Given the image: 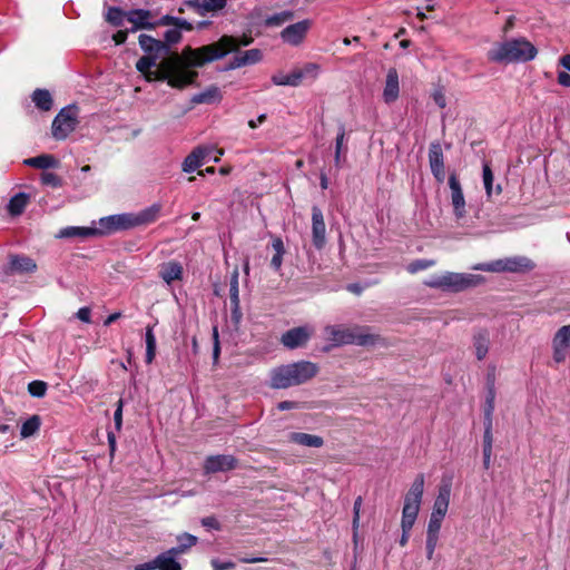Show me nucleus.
<instances>
[{
    "instance_id": "nucleus-17",
    "label": "nucleus",
    "mask_w": 570,
    "mask_h": 570,
    "mask_svg": "<svg viewBox=\"0 0 570 570\" xmlns=\"http://www.w3.org/2000/svg\"><path fill=\"white\" fill-rule=\"evenodd\" d=\"M430 168L439 183H443L445 178L443 151L439 142H432L429 149Z\"/></svg>"
},
{
    "instance_id": "nucleus-58",
    "label": "nucleus",
    "mask_w": 570,
    "mask_h": 570,
    "mask_svg": "<svg viewBox=\"0 0 570 570\" xmlns=\"http://www.w3.org/2000/svg\"><path fill=\"white\" fill-rule=\"evenodd\" d=\"M433 100L434 102L440 107V108H445L446 107V98H445V95L444 92L439 89V90H435L433 92Z\"/></svg>"
},
{
    "instance_id": "nucleus-51",
    "label": "nucleus",
    "mask_w": 570,
    "mask_h": 570,
    "mask_svg": "<svg viewBox=\"0 0 570 570\" xmlns=\"http://www.w3.org/2000/svg\"><path fill=\"white\" fill-rule=\"evenodd\" d=\"M181 28L174 27L165 32V42L168 46L178 43L181 40Z\"/></svg>"
},
{
    "instance_id": "nucleus-5",
    "label": "nucleus",
    "mask_w": 570,
    "mask_h": 570,
    "mask_svg": "<svg viewBox=\"0 0 570 570\" xmlns=\"http://www.w3.org/2000/svg\"><path fill=\"white\" fill-rule=\"evenodd\" d=\"M481 282L482 277L480 275L446 272L442 275L430 277L424 284L431 288L460 292L474 287Z\"/></svg>"
},
{
    "instance_id": "nucleus-32",
    "label": "nucleus",
    "mask_w": 570,
    "mask_h": 570,
    "mask_svg": "<svg viewBox=\"0 0 570 570\" xmlns=\"http://www.w3.org/2000/svg\"><path fill=\"white\" fill-rule=\"evenodd\" d=\"M91 236H98V229L97 227H76L70 226L62 228L58 237L60 238H69V237H80V238H87Z\"/></svg>"
},
{
    "instance_id": "nucleus-31",
    "label": "nucleus",
    "mask_w": 570,
    "mask_h": 570,
    "mask_svg": "<svg viewBox=\"0 0 570 570\" xmlns=\"http://www.w3.org/2000/svg\"><path fill=\"white\" fill-rule=\"evenodd\" d=\"M424 474L420 473L415 476L413 483L411 484L410 490L404 497V500L415 502V503H422V498L424 493Z\"/></svg>"
},
{
    "instance_id": "nucleus-43",
    "label": "nucleus",
    "mask_w": 570,
    "mask_h": 570,
    "mask_svg": "<svg viewBox=\"0 0 570 570\" xmlns=\"http://www.w3.org/2000/svg\"><path fill=\"white\" fill-rule=\"evenodd\" d=\"M493 412H494V394H489L483 407V425L484 430H493Z\"/></svg>"
},
{
    "instance_id": "nucleus-56",
    "label": "nucleus",
    "mask_w": 570,
    "mask_h": 570,
    "mask_svg": "<svg viewBox=\"0 0 570 570\" xmlns=\"http://www.w3.org/2000/svg\"><path fill=\"white\" fill-rule=\"evenodd\" d=\"M203 527L213 530H219L220 524L215 517H206L202 519Z\"/></svg>"
},
{
    "instance_id": "nucleus-7",
    "label": "nucleus",
    "mask_w": 570,
    "mask_h": 570,
    "mask_svg": "<svg viewBox=\"0 0 570 570\" xmlns=\"http://www.w3.org/2000/svg\"><path fill=\"white\" fill-rule=\"evenodd\" d=\"M135 228L134 213L110 215L99 219L98 235H109L119 230Z\"/></svg>"
},
{
    "instance_id": "nucleus-49",
    "label": "nucleus",
    "mask_w": 570,
    "mask_h": 570,
    "mask_svg": "<svg viewBox=\"0 0 570 570\" xmlns=\"http://www.w3.org/2000/svg\"><path fill=\"white\" fill-rule=\"evenodd\" d=\"M483 184L485 188V193L488 197L492 196L493 191V173L489 166V164L483 165Z\"/></svg>"
},
{
    "instance_id": "nucleus-55",
    "label": "nucleus",
    "mask_w": 570,
    "mask_h": 570,
    "mask_svg": "<svg viewBox=\"0 0 570 570\" xmlns=\"http://www.w3.org/2000/svg\"><path fill=\"white\" fill-rule=\"evenodd\" d=\"M122 400H119L117 403V409L114 413V421L117 431H120L122 425Z\"/></svg>"
},
{
    "instance_id": "nucleus-23",
    "label": "nucleus",
    "mask_w": 570,
    "mask_h": 570,
    "mask_svg": "<svg viewBox=\"0 0 570 570\" xmlns=\"http://www.w3.org/2000/svg\"><path fill=\"white\" fill-rule=\"evenodd\" d=\"M183 273L181 264L170 261L160 266L159 276L166 284L170 285L173 282L181 279Z\"/></svg>"
},
{
    "instance_id": "nucleus-42",
    "label": "nucleus",
    "mask_w": 570,
    "mask_h": 570,
    "mask_svg": "<svg viewBox=\"0 0 570 570\" xmlns=\"http://www.w3.org/2000/svg\"><path fill=\"white\" fill-rule=\"evenodd\" d=\"M177 541L179 544L171 549L176 550L177 553L183 554L189 548L194 547L197 543L198 539H197V537H195L190 533L184 532L177 537Z\"/></svg>"
},
{
    "instance_id": "nucleus-63",
    "label": "nucleus",
    "mask_w": 570,
    "mask_h": 570,
    "mask_svg": "<svg viewBox=\"0 0 570 570\" xmlns=\"http://www.w3.org/2000/svg\"><path fill=\"white\" fill-rule=\"evenodd\" d=\"M493 448V430H484L483 433V449Z\"/></svg>"
},
{
    "instance_id": "nucleus-44",
    "label": "nucleus",
    "mask_w": 570,
    "mask_h": 570,
    "mask_svg": "<svg viewBox=\"0 0 570 570\" xmlns=\"http://www.w3.org/2000/svg\"><path fill=\"white\" fill-rule=\"evenodd\" d=\"M126 14L127 12L122 11L120 8L110 7L106 13V20L115 27H120L122 26Z\"/></svg>"
},
{
    "instance_id": "nucleus-53",
    "label": "nucleus",
    "mask_w": 570,
    "mask_h": 570,
    "mask_svg": "<svg viewBox=\"0 0 570 570\" xmlns=\"http://www.w3.org/2000/svg\"><path fill=\"white\" fill-rule=\"evenodd\" d=\"M440 537L426 535L425 539V551L428 560H432L434 557L435 549L438 547Z\"/></svg>"
},
{
    "instance_id": "nucleus-2",
    "label": "nucleus",
    "mask_w": 570,
    "mask_h": 570,
    "mask_svg": "<svg viewBox=\"0 0 570 570\" xmlns=\"http://www.w3.org/2000/svg\"><path fill=\"white\" fill-rule=\"evenodd\" d=\"M317 372V365L309 361H299L281 365L271 371V387L283 390L303 384L313 379Z\"/></svg>"
},
{
    "instance_id": "nucleus-24",
    "label": "nucleus",
    "mask_w": 570,
    "mask_h": 570,
    "mask_svg": "<svg viewBox=\"0 0 570 570\" xmlns=\"http://www.w3.org/2000/svg\"><path fill=\"white\" fill-rule=\"evenodd\" d=\"M288 441L306 448H322L324 445V440L322 436L304 432L289 433Z\"/></svg>"
},
{
    "instance_id": "nucleus-60",
    "label": "nucleus",
    "mask_w": 570,
    "mask_h": 570,
    "mask_svg": "<svg viewBox=\"0 0 570 570\" xmlns=\"http://www.w3.org/2000/svg\"><path fill=\"white\" fill-rule=\"evenodd\" d=\"M145 341H146V348H156V337L154 335L151 327H147Z\"/></svg>"
},
{
    "instance_id": "nucleus-11",
    "label": "nucleus",
    "mask_w": 570,
    "mask_h": 570,
    "mask_svg": "<svg viewBox=\"0 0 570 570\" xmlns=\"http://www.w3.org/2000/svg\"><path fill=\"white\" fill-rule=\"evenodd\" d=\"M312 242L317 249H322L326 243L324 215L317 206L312 207Z\"/></svg>"
},
{
    "instance_id": "nucleus-21",
    "label": "nucleus",
    "mask_w": 570,
    "mask_h": 570,
    "mask_svg": "<svg viewBox=\"0 0 570 570\" xmlns=\"http://www.w3.org/2000/svg\"><path fill=\"white\" fill-rule=\"evenodd\" d=\"M262 51L259 49H249L236 55L229 62L227 69H237L244 66L254 65L262 60Z\"/></svg>"
},
{
    "instance_id": "nucleus-38",
    "label": "nucleus",
    "mask_w": 570,
    "mask_h": 570,
    "mask_svg": "<svg viewBox=\"0 0 570 570\" xmlns=\"http://www.w3.org/2000/svg\"><path fill=\"white\" fill-rule=\"evenodd\" d=\"M40 424L41 420L38 415L30 416L22 423L20 429V436L22 439H27L35 435L40 429Z\"/></svg>"
},
{
    "instance_id": "nucleus-3",
    "label": "nucleus",
    "mask_w": 570,
    "mask_h": 570,
    "mask_svg": "<svg viewBox=\"0 0 570 570\" xmlns=\"http://www.w3.org/2000/svg\"><path fill=\"white\" fill-rule=\"evenodd\" d=\"M537 48L525 38L508 40L495 45L488 52V58L494 62H525L533 60Z\"/></svg>"
},
{
    "instance_id": "nucleus-30",
    "label": "nucleus",
    "mask_w": 570,
    "mask_h": 570,
    "mask_svg": "<svg viewBox=\"0 0 570 570\" xmlns=\"http://www.w3.org/2000/svg\"><path fill=\"white\" fill-rule=\"evenodd\" d=\"M490 337L485 331H480L473 335V348L479 361L483 360L489 351Z\"/></svg>"
},
{
    "instance_id": "nucleus-1",
    "label": "nucleus",
    "mask_w": 570,
    "mask_h": 570,
    "mask_svg": "<svg viewBox=\"0 0 570 570\" xmlns=\"http://www.w3.org/2000/svg\"><path fill=\"white\" fill-rule=\"evenodd\" d=\"M224 55L215 46H203L183 49L181 55L174 53L157 63V56L146 55L136 62V69L142 73L147 81H167L168 86L183 89L193 85L198 72L191 68L203 67L207 62L218 60Z\"/></svg>"
},
{
    "instance_id": "nucleus-59",
    "label": "nucleus",
    "mask_w": 570,
    "mask_h": 570,
    "mask_svg": "<svg viewBox=\"0 0 570 570\" xmlns=\"http://www.w3.org/2000/svg\"><path fill=\"white\" fill-rule=\"evenodd\" d=\"M77 317L83 323L91 322V309L89 307H81L77 312Z\"/></svg>"
},
{
    "instance_id": "nucleus-15",
    "label": "nucleus",
    "mask_w": 570,
    "mask_h": 570,
    "mask_svg": "<svg viewBox=\"0 0 570 570\" xmlns=\"http://www.w3.org/2000/svg\"><path fill=\"white\" fill-rule=\"evenodd\" d=\"M214 150L210 146H198L184 159L181 168L184 173H193L204 165L205 160Z\"/></svg>"
},
{
    "instance_id": "nucleus-10",
    "label": "nucleus",
    "mask_w": 570,
    "mask_h": 570,
    "mask_svg": "<svg viewBox=\"0 0 570 570\" xmlns=\"http://www.w3.org/2000/svg\"><path fill=\"white\" fill-rule=\"evenodd\" d=\"M313 333V327L308 325L294 327L282 334L281 343L289 350L302 347L308 342Z\"/></svg>"
},
{
    "instance_id": "nucleus-36",
    "label": "nucleus",
    "mask_w": 570,
    "mask_h": 570,
    "mask_svg": "<svg viewBox=\"0 0 570 570\" xmlns=\"http://www.w3.org/2000/svg\"><path fill=\"white\" fill-rule=\"evenodd\" d=\"M24 164L35 168L47 169L57 167L58 160L51 155H40L26 159Z\"/></svg>"
},
{
    "instance_id": "nucleus-14",
    "label": "nucleus",
    "mask_w": 570,
    "mask_h": 570,
    "mask_svg": "<svg viewBox=\"0 0 570 570\" xmlns=\"http://www.w3.org/2000/svg\"><path fill=\"white\" fill-rule=\"evenodd\" d=\"M451 489V480L442 479L438 489V495L433 502L432 514L445 518L450 505Z\"/></svg>"
},
{
    "instance_id": "nucleus-45",
    "label": "nucleus",
    "mask_w": 570,
    "mask_h": 570,
    "mask_svg": "<svg viewBox=\"0 0 570 570\" xmlns=\"http://www.w3.org/2000/svg\"><path fill=\"white\" fill-rule=\"evenodd\" d=\"M362 503H363V499L362 497H357L354 501V505H353V522H352V528H353V541L356 543L357 542V537H358V527H360V513H361V508H362Z\"/></svg>"
},
{
    "instance_id": "nucleus-34",
    "label": "nucleus",
    "mask_w": 570,
    "mask_h": 570,
    "mask_svg": "<svg viewBox=\"0 0 570 570\" xmlns=\"http://www.w3.org/2000/svg\"><path fill=\"white\" fill-rule=\"evenodd\" d=\"M239 272L237 268H235L230 276L229 282V297H230V304L233 308V314H236L239 312Z\"/></svg>"
},
{
    "instance_id": "nucleus-61",
    "label": "nucleus",
    "mask_w": 570,
    "mask_h": 570,
    "mask_svg": "<svg viewBox=\"0 0 570 570\" xmlns=\"http://www.w3.org/2000/svg\"><path fill=\"white\" fill-rule=\"evenodd\" d=\"M557 80L560 86L570 88V75L567 71H559Z\"/></svg>"
},
{
    "instance_id": "nucleus-25",
    "label": "nucleus",
    "mask_w": 570,
    "mask_h": 570,
    "mask_svg": "<svg viewBox=\"0 0 570 570\" xmlns=\"http://www.w3.org/2000/svg\"><path fill=\"white\" fill-rule=\"evenodd\" d=\"M9 268L13 273H33L37 264L28 256L14 255L10 257Z\"/></svg>"
},
{
    "instance_id": "nucleus-54",
    "label": "nucleus",
    "mask_w": 570,
    "mask_h": 570,
    "mask_svg": "<svg viewBox=\"0 0 570 570\" xmlns=\"http://www.w3.org/2000/svg\"><path fill=\"white\" fill-rule=\"evenodd\" d=\"M210 563L214 570H232L235 568V563L233 561H220L218 559H213Z\"/></svg>"
},
{
    "instance_id": "nucleus-33",
    "label": "nucleus",
    "mask_w": 570,
    "mask_h": 570,
    "mask_svg": "<svg viewBox=\"0 0 570 570\" xmlns=\"http://www.w3.org/2000/svg\"><path fill=\"white\" fill-rule=\"evenodd\" d=\"M222 100V92L218 87L210 86L193 97L195 104H214Z\"/></svg>"
},
{
    "instance_id": "nucleus-20",
    "label": "nucleus",
    "mask_w": 570,
    "mask_h": 570,
    "mask_svg": "<svg viewBox=\"0 0 570 570\" xmlns=\"http://www.w3.org/2000/svg\"><path fill=\"white\" fill-rule=\"evenodd\" d=\"M138 40L140 48L149 56H157V59L168 52L166 43L148 35H140Z\"/></svg>"
},
{
    "instance_id": "nucleus-40",
    "label": "nucleus",
    "mask_w": 570,
    "mask_h": 570,
    "mask_svg": "<svg viewBox=\"0 0 570 570\" xmlns=\"http://www.w3.org/2000/svg\"><path fill=\"white\" fill-rule=\"evenodd\" d=\"M27 204L28 196L23 193H19L10 199L8 210L11 215H20L24 210Z\"/></svg>"
},
{
    "instance_id": "nucleus-64",
    "label": "nucleus",
    "mask_w": 570,
    "mask_h": 570,
    "mask_svg": "<svg viewBox=\"0 0 570 570\" xmlns=\"http://www.w3.org/2000/svg\"><path fill=\"white\" fill-rule=\"evenodd\" d=\"M158 567V563H157V557L149 561V562H145V563H141V564H138L136 566L135 570H155L157 569Z\"/></svg>"
},
{
    "instance_id": "nucleus-27",
    "label": "nucleus",
    "mask_w": 570,
    "mask_h": 570,
    "mask_svg": "<svg viewBox=\"0 0 570 570\" xmlns=\"http://www.w3.org/2000/svg\"><path fill=\"white\" fill-rule=\"evenodd\" d=\"M421 504L404 500L403 509H402V518H401V528H410L412 529L419 512Z\"/></svg>"
},
{
    "instance_id": "nucleus-28",
    "label": "nucleus",
    "mask_w": 570,
    "mask_h": 570,
    "mask_svg": "<svg viewBox=\"0 0 570 570\" xmlns=\"http://www.w3.org/2000/svg\"><path fill=\"white\" fill-rule=\"evenodd\" d=\"M505 271L511 273L528 272L534 268L531 259L524 256L504 258Z\"/></svg>"
},
{
    "instance_id": "nucleus-62",
    "label": "nucleus",
    "mask_w": 570,
    "mask_h": 570,
    "mask_svg": "<svg viewBox=\"0 0 570 570\" xmlns=\"http://www.w3.org/2000/svg\"><path fill=\"white\" fill-rule=\"evenodd\" d=\"M272 247L275 250V254H285L284 242L281 237H274L272 240Z\"/></svg>"
},
{
    "instance_id": "nucleus-9",
    "label": "nucleus",
    "mask_w": 570,
    "mask_h": 570,
    "mask_svg": "<svg viewBox=\"0 0 570 570\" xmlns=\"http://www.w3.org/2000/svg\"><path fill=\"white\" fill-rule=\"evenodd\" d=\"M312 26V20H301L284 28L281 31L279 37L284 43L292 47H298L305 41Z\"/></svg>"
},
{
    "instance_id": "nucleus-29",
    "label": "nucleus",
    "mask_w": 570,
    "mask_h": 570,
    "mask_svg": "<svg viewBox=\"0 0 570 570\" xmlns=\"http://www.w3.org/2000/svg\"><path fill=\"white\" fill-rule=\"evenodd\" d=\"M179 553L176 550L169 549L157 556L158 570H181V566L176 560Z\"/></svg>"
},
{
    "instance_id": "nucleus-6",
    "label": "nucleus",
    "mask_w": 570,
    "mask_h": 570,
    "mask_svg": "<svg viewBox=\"0 0 570 570\" xmlns=\"http://www.w3.org/2000/svg\"><path fill=\"white\" fill-rule=\"evenodd\" d=\"M79 110L75 105L62 108L55 117L51 126V132L57 140L66 139L78 126Z\"/></svg>"
},
{
    "instance_id": "nucleus-52",
    "label": "nucleus",
    "mask_w": 570,
    "mask_h": 570,
    "mask_svg": "<svg viewBox=\"0 0 570 570\" xmlns=\"http://www.w3.org/2000/svg\"><path fill=\"white\" fill-rule=\"evenodd\" d=\"M434 265V262L433 261H428V259H417V261H414L412 262L409 266H407V271L412 274L414 273H417L420 271H423V269H426L431 266Z\"/></svg>"
},
{
    "instance_id": "nucleus-41",
    "label": "nucleus",
    "mask_w": 570,
    "mask_h": 570,
    "mask_svg": "<svg viewBox=\"0 0 570 570\" xmlns=\"http://www.w3.org/2000/svg\"><path fill=\"white\" fill-rule=\"evenodd\" d=\"M156 24H159V26H174V27H177V28H181V29H184L186 31L193 30V24L190 22H188L186 19L178 18V17H173V16H169V14H166V16L161 17Z\"/></svg>"
},
{
    "instance_id": "nucleus-12",
    "label": "nucleus",
    "mask_w": 570,
    "mask_h": 570,
    "mask_svg": "<svg viewBox=\"0 0 570 570\" xmlns=\"http://www.w3.org/2000/svg\"><path fill=\"white\" fill-rule=\"evenodd\" d=\"M237 465V460L229 454L210 455L204 462V471L206 474L226 472L234 470Z\"/></svg>"
},
{
    "instance_id": "nucleus-57",
    "label": "nucleus",
    "mask_w": 570,
    "mask_h": 570,
    "mask_svg": "<svg viewBox=\"0 0 570 570\" xmlns=\"http://www.w3.org/2000/svg\"><path fill=\"white\" fill-rule=\"evenodd\" d=\"M47 383L43 381H32L28 384V392H46Z\"/></svg>"
},
{
    "instance_id": "nucleus-13",
    "label": "nucleus",
    "mask_w": 570,
    "mask_h": 570,
    "mask_svg": "<svg viewBox=\"0 0 570 570\" xmlns=\"http://www.w3.org/2000/svg\"><path fill=\"white\" fill-rule=\"evenodd\" d=\"M449 187L451 190V204L453 206L454 215L458 219H461L465 216L466 213L465 199L460 180L454 173L449 176Z\"/></svg>"
},
{
    "instance_id": "nucleus-47",
    "label": "nucleus",
    "mask_w": 570,
    "mask_h": 570,
    "mask_svg": "<svg viewBox=\"0 0 570 570\" xmlns=\"http://www.w3.org/2000/svg\"><path fill=\"white\" fill-rule=\"evenodd\" d=\"M473 269L484 271V272H494V273L507 272L505 265H504V259H498V261H494L491 263L478 264V265L473 266Z\"/></svg>"
},
{
    "instance_id": "nucleus-37",
    "label": "nucleus",
    "mask_w": 570,
    "mask_h": 570,
    "mask_svg": "<svg viewBox=\"0 0 570 570\" xmlns=\"http://www.w3.org/2000/svg\"><path fill=\"white\" fill-rule=\"evenodd\" d=\"M32 101L35 102V105L39 109H41L43 111H48L52 107L51 95L46 89H37V90H35L33 94H32Z\"/></svg>"
},
{
    "instance_id": "nucleus-39",
    "label": "nucleus",
    "mask_w": 570,
    "mask_h": 570,
    "mask_svg": "<svg viewBox=\"0 0 570 570\" xmlns=\"http://www.w3.org/2000/svg\"><path fill=\"white\" fill-rule=\"evenodd\" d=\"M294 19V12L291 10H284L282 12L268 16L265 19L266 27H279Z\"/></svg>"
},
{
    "instance_id": "nucleus-8",
    "label": "nucleus",
    "mask_w": 570,
    "mask_h": 570,
    "mask_svg": "<svg viewBox=\"0 0 570 570\" xmlns=\"http://www.w3.org/2000/svg\"><path fill=\"white\" fill-rule=\"evenodd\" d=\"M552 361L556 365L566 362L570 353V325L561 326L551 341Z\"/></svg>"
},
{
    "instance_id": "nucleus-46",
    "label": "nucleus",
    "mask_w": 570,
    "mask_h": 570,
    "mask_svg": "<svg viewBox=\"0 0 570 570\" xmlns=\"http://www.w3.org/2000/svg\"><path fill=\"white\" fill-rule=\"evenodd\" d=\"M301 75V81L305 78L316 79L320 75L321 67L317 63L308 62L301 69H296Z\"/></svg>"
},
{
    "instance_id": "nucleus-48",
    "label": "nucleus",
    "mask_w": 570,
    "mask_h": 570,
    "mask_svg": "<svg viewBox=\"0 0 570 570\" xmlns=\"http://www.w3.org/2000/svg\"><path fill=\"white\" fill-rule=\"evenodd\" d=\"M443 520H444L443 517H440V515L438 517V515H434L431 513L429 522H428L426 535L440 537V530H441Z\"/></svg>"
},
{
    "instance_id": "nucleus-50",
    "label": "nucleus",
    "mask_w": 570,
    "mask_h": 570,
    "mask_svg": "<svg viewBox=\"0 0 570 570\" xmlns=\"http://www.w3.org/2000/svg\"><path fill=\"white\" fill-rule=\"evenodd\" d=\"M41 181L43 185L51 186L53 188H58L62 186L61 178L55 173L45 171L41 174Z\"/></svg>"
},
{
    "instance_id": "nucleus-16",
    "label": "nucleus",
    "mask_w": 570,
    "mask_h": 570,
    "mask_svg": "<svg viewBox=\"0 0 570 570\" xmlns=\"http://www.w3.org/2000/svg\"><path fill=\"white\" fill-rule=\"evenodd\" d=\"M400 97V79L395 68H390L386 73L385 83L382 92V99L391 105Z\"/></svg>"
},
{
    "instance_id": "nucleus-18",
    "label": "nucleus",
    "mask_w": 570,
    "mask_h": 570,
    "mask_svg": "<svg viewBox=\"0 0 570 570\" xmlns=\"http://www.w3.org/2000/svg\"><path fill=\"white\" fill-rule=\"evenodd\" d=\"M252 38L243 37L242 39H237L232 36H223L217 42L210 43L209 46H215L219 51H223L218 59L224 58L227 53L238 50L242 46H248L252 42Z\"/></svg>"
},
{
    "instance_id": "nucleus-26",
    "label": "nucleus",
    "mask_w": 570,
    "mask_h": 570,
    "mask_svg": "<svg viewBox=\"0 0 570 570\" xmlns=\"http://www.w3.org/2000/svg\"><path fill=\"white\" fill-rule=\"evenodd\" d=\"M160 210V204H153L151 206L140 210L139 213H134L135 227L154 223L158 218Z\"/></svg>"
},
{
    "instance_id": "nucleus-35",
    "label": "nucleus",
    "mask_w": 570,
    "mask_h": 570,
    "mask_svg": "<svg viewBox=\"0 0 570 570\" xmlns=\"http://www.w3.org/2000/svg\"><path fill=\"white\" fill-rule=\"evenodd\" d=\"M272 81L276 86H292L297 87L301 85V75L297 70H293L289 73H275L272 76Z\"/></svg>"
},
{
    "instance_id": "nucleus-19",
    "label": "nucleus",
    "mask_w": 570,
    "mask_h": 570,
    "mask_svg": "<svg viewBox=\"0 0 570 570\" xmlns=\"http://www.w3.org/2000/svg\"><path fill=\"white\" fill-rule=\"evenodd\" d=\"M127 20L132 23L131 32H135L139 29H154L155 23L149 22L150 12L144 9H135L130 10L126 14Z\"/></svg>"
},
{
    "instance_id": "nucleus-4",
    "label": "nucleus",
    "mask_w": 570,
    "mask_h": 570,
    "mask_svg": "<svg viewBox=\"0 0 570 570\" xmlns=\"http://www.w3.org/2000/svg\"><path fill=\"white\" fill-rule=\"evenodd\" d=\"M324 334L332 347L347 344L366 346L373 345L377 341L376 335L360 326L327 325L324 328Z\"/></svg>"
},
{
    "instance_id": "nucleus-22",
    "label": "nucleus",
    "mask_w": 570,
    "mask_h": 570,
    "mask_svg": "<svg viewBox=\"0 0 570 570\" xmlns=\"http://www.w3.org/2000/svg\"><path fill=\"white\" fill-rule=\"evenodd\" d=\"M227 0H188L186 4L199 14L216 12L226 7Z\"/></svg>"
}]
</instances>
